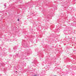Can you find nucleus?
<instances>
[{
  "label": "nucleus",
  "instance_id": "obj_1",
  "mask_svg": "<svg viewBox=\"0 0 76 76\" xmlns=\"http://www.w3.org/2000/svg\"><path fill=\"white\" fill-rule=\"evenodd\" d=\"M34 76H37V75H34Z\"/></svg>",
  "mask_w": 76,
  "mask_h": 76
},
{
  "label": "nucleus",
  "instance_id": "obj_2",
  "mask_svg": "<svg viewBox=\"0 0 76 76\" xmlns=\"http://www.w3.org/2000/svg\"><path fill=\"white\" fill-rule=\"evenodd\" d=\"M18 21H19V19H18Z\"/></svg>",
  "mask_w": 76,
  "mask_h": 76
},
{
  "label": "nucleus",
  "instance_id": "obj_3",
  "mask_svg": "<svg viewBox=\"0 0 76 76\" xmlns=\"http://www.w3.org/2000/svg\"><path fill=\"white\" fill-rule=\"evenodd\" d=\"M16 72H17V71H16Z\"/></svg>",
  "mask_w": 76,
  "mask_h": 76
}]
</instances>
